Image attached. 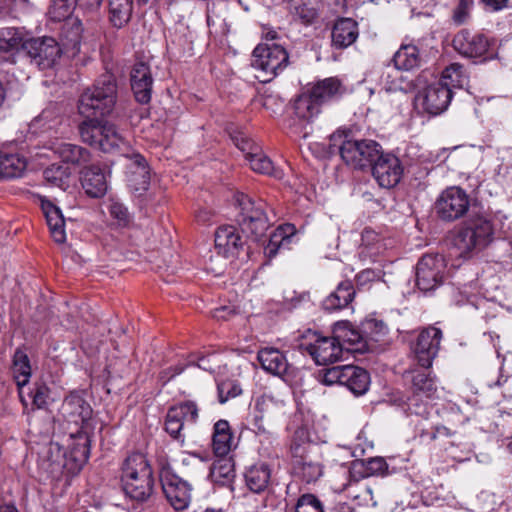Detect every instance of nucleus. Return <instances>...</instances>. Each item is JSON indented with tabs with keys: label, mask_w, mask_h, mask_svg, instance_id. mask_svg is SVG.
<instances>
[{
	"label": "nucleus",
	"mask_w": 512,
	"mask_h": 512,
	"mask_svg": "<svg viewBox=\"0 0 512 512\" xmlns=\"http://www.w3.org/2000/svg\"><path fill=\"white\" fill-rule=\"evenodd\" d=\"M244 242L233 225L220 226L215 232V249L225 258L237 257L243 249Z\"/></svg>",
	"instance_id": "22"
},
{
	"label": "nucleus",
	"mask_w": 512,
	"mask_h": 512,
	"mask_svg": "<svg viewBox=\"0 0 512 512\" xmlns=\"http://www.w3.org/2000/svg\"><path fill=\"white\" fill-rule=\"evenodd\" d=\"M291 452L294 457L293 471L295 476L309 484L316 482L323 475V466L320 462L312 460L305 454V447L292 444Z\"/></svg>",
	"instance_id": "21"
},
{
	"label": "nucleus",
	"mask_w": 512,
	"mask_h": 512,
	"mask_svg": "<svg viewBox=\"0 0 512 512\" xmlns=\"http://www.w3.org/2000/svg\"><path fill=\"white\" fill-rule=\"evenodd\" d=\"M236 146L244 153L245 158L247 159V152L252 151L254 147H259L252 140L240 135L234 138Z\"/></svg>",
	"instance_id": "60"
},
{
	"label": "nucleus",
	"mask_w": 512,
	"mask_h": 512,
	"mask_svg": "<svg viewBox=\"0 0 512 512\" xmlns=\"http://www.w3.org/2000/svg\"><path fill=\"white\" fill-rule=\"evenodd\" d=\"M289 64L286 49L276 43H260L252 53L251 66L258 71L257 78L269 82Z\"/></svg>",
	"instance_id": "4"
},
{
	"label": "nucleus",
	"mask_w": 512,
	"mask_h": 512,
	"mask_svg": "<svg viewBox=\"0 0 512 512\" xmlns=\"http://www.w3.org/2000/svg\"><path fill=\"white\" fill-rule=\"evenodd\" d=\"M283 409L284 402L269 395H262L255 400L254 409L250 414V424L261 441L274 439V433L264 425V420L277 418L284 413Z\"/></svg>",
	"instance_id": "7"
},
{
	"label": "nucleus",
	"mask_w": 512,
	"mask_h": 512,
	"mask_svg": "<svg viewBox=\"0 0 512 512\" xmlns=\"http://www.w3.org/2000/svg\"><path fill=\"white\" fill-rule=\"evenodd\" d=\"M246 160L254 172L273 176L277 179H282L284 175L282 170L273 166V162L263 153L260 147H254L252 151H248Z\"/></svg>",
	"instance_id": "36"
},
{
	"label": "nucleus",
	"mask_w": 512,
	"mask_h": 512,
	"mask_svg": "<svg viewBox=\"0 0 512 512\" xmlns=\"http://www.w3.org/2000/svg\"><path fill=\"white\" fill-rule=\"evenodd\" d=\"M122 486L125 494L133 500H147L154 487L151 466L141 453L129 455L122 466Z\"/></svg>",
	"instance_id": "2"
},
{
	"label": "nucleus",
	"mask_w": 512,
	"mask_h": 512,
	"mask_svg": "<svg viewBox=\"0 0 512 512\" xmlns=\"http://www.w3.org/2000/svg\"><path fill=\"white\" fill-rule=\"evenodd\" d=\"M379 277V274L372 269H365L356 276L357 284L360 286L365 285Z\"/></svg>",
	"instance_id": "63"
},
{
	"label": "nucleus",
	"mask_w": 512,
	"mask_h": 512,
	"mask_svg": "<svg viewBox=\"0 0 512 512\" xmlns=\"http://www.w3.org/2000/svg\"><path fill=\"white\" fill-rule=\"evenodd\" d=\"M357 467L361 469L360 473L363 477L384 475L388 469V465L382 457L370 458L365 462L355 464L354 469Z\"/></svg>",
	"instance_id": "48"
},
{
	"label": "nucleus",
	"mask_w": 512,
	"mask_h": 512,
	"mask_svg": "<svg viewBox=\"0 0 512 512\" xmlns=\"http://www.w3.org/2000/svg\"><path fill=\"white\" fill-rule=\"evenodd\" d=\"M160 481L163 493L171 506L178 511L185 510L191 502L192 485L169 469L161 471Z\"/></svg>",
	"instance_id": "14"
},
{
	"label": "nucleus",
	"mask_w": 512,
	"mask_h": 512,
	"mask_svg": "<svg viewBox=\"0 0 512 512\" xmlns=\"http://www.w3.org/2000/svg\"><path fill=\"white\" fill-rule=\"evenodd\" d=\"M49 388L44 383H35L31 390V397L33 405L38 409H43L48 405L50 398Z\"/></svg>",
	"instance_id": "55"
},
{
	"label": "nucleus",
	"mask_w": 512,
	"mask_h": 512,
	"mask_svg": "<svg viewBox=\"0 0 512 512\" xmlns=\"http://www.w3.org/2000/svg\"><path fill=\"white\" fill-rule=\"evenodd\" d=\"M363 333L365 338H370L377 341L378 337L387 332L386 325L377 319H368L362 323Z\"/></svg>",
	"instance_id": "54"
},
{
	"label": "nucleus",
	"mask_w": 512,
	"mask_h": 512,
	"mask_svg": "<svg viewBox=\"0 0 512 512\" xmlns=\"http://www.w3.org/2000/svg\"><path fill=\"white\" fill-rule=\"evenodd\" d=\"M240 212L238 214V224L242 232L248 237L258 241L269 228V219L266 213L267 204L265 201L253 200L247 195H241L238 198Z\"/></svg>",
	"instance_id": "5"
},
{
	"label": "nucleus",
	"mask_w": 512,
	"mask_h": 512,
	"mask_svg": "<svg viewBox=\"0 0 512 512\" xmlns=\"http://www.w3.org/2000/svg\"><path fill=\"white\" fill-rule=\"evenodd\" d=\"M372 175L380 187L390 189L401 180L403 166L395 155L380 152L372 163Z\"/></svg>",
	"instance_id": "16"
},
{
	"label": "nucleus",
	"mask_w": 512,
	"mask_h": 512,
	"mask_svg": "<svg viewBox=\"0 0 512 512\" xmlns=\"http://www.w3.org/2000/svg\"><path fill=\"white\" fill-rule=\"evenodd\" d=\"M295 512H324L320 500L312 494L302 495L297 502Z\"/></svg>",
	"instance_id": "52"
},
{
	"label": "nucleus",
	"mask_w": 512,
	"mask_h": 512,
	"mask_svg": "<svg viewBox=\"0 0 512 512\" xmlns=\"http://www.w3.org/2000/svg\"><path fill=\"white\" fill-rule=\"evenodd\" d=\"M128 185L134 192H144L150 184L149 169L144 157L134 154L127 170Z\"/></svg>",
	"instance_id": "26"
},
{
	"label": "nucleus",
	"mask_w": 512,
	"mask_h": 512,
	"mask_svg": "<svg viewBox=\"0 0 512 512\" xmlns=\"http://www.w3.org/2000/svg\"><path fill=\"white\" fill-rule=\"evenodd\" d=\"M332 332L344 350L363 352L367 348V340L363 331H360L348 321L337 322Z\"/></svg>",
	"instance_id": "23"
},
{
	"label": "nucleus",
	"mask_w": 512,
	"mask_h": 512,
	"mask_svg": "<svg viewBox=\"0 0 512 512\" xmlns=\"http://www.w3.org/2000/svg\"><path fill=\"white\" fill-rule=\"evenodd\" d=\"M489 41L482 34H473L468 30H461L453 39V46L461 55L467 58H485L489 50Z\"/></svg>",
	"instance_id": "19"
},
{
	"label": "nucleus",
	"mask_w": 512,
	"mask_h": 512,
	"mask_svg": "<svg viewBox=\"0 0 512 512\" xmlns=\"http://www.w3.org/2000/svg\"><path fill=\"white\" fill-rule=\"evenodd\" d=\"M199 417V409L195 402L185 401L172 406L166 415L165 430L175 440L183 443V430L194 425Z\"/></svg>",
	"instance_id": "13"
},
{
	"label": "nucleus",
	"mask_w": 512,
	"mask_h": 512,
	"mask_svg": "<svg viewBox=\"0 0 512 512\" xmlns=\"http://www.w3.org/2000/svg\"><path fill=\"white\" fill-rule=\"evenodd\" d=\"M393 62L397 70H412L420 65L421 57L415 45H402L394 54Z\"/></svg>",
	"instance_id": "42"
},
{
	"label": "nucleus",
	"mask_w": 512,
	"mask_h": 512,
	"mask_svg": "<svg viewBox=\"0 0 512 512\" xmlns=\"http://www.w3.org/2000/svg\"><path fill=\"white\" fill-rule=\"evenodd\" d=\"M451 99V90L437 82L427 86L418 96V100L421 101L423 109L431 115H439L445 111Z\"/></svg>",
	"instance_id": "20"
},
{
	"label": "nucleus",
	"mask_w": 512,
	"mask_h": 512,
	"mask_svg": "<svg viewBox=\"0 0 512 512\" xmlns=\"http://www.w3.org/2000/svg\"><path fill=\"white\" fill-rule=\"evenodd\" d=\"M370 385L369 373L354 365H345L343 386H346L353 394L363 395Z\"/></svg>",
	"instance_id": "33"
},
{
	"label": "nucleus",
	"mask_w": 512,
	"mask_h": 512,
	"mask_svg": "<svg viewBox=\"0 0 512 512\" xmlns=\"http://www.w3.org/2000/svg\"><path fill=\"white\" fill-rule=\"evenodd\" d=\"M466 80L463 66L453 63L442 72L441 78L436 82L441 83L452 91L454 88L462 87Z\"/></svg>",
	"instance_id": "43"
},
{
	"label": "nucleus",
	"mask_w": 512,
	"mask_h": 512,
	"mask_svg": "<svg viewBox=\"0 0 512 512\" xmlns=\"http://www.w3.org/2000/svg\"><path fill=\"white\" fill-rule=\"evenodd\" d=\"M235 314H236V310H235L234 307L221 306V307L216 308L213 311L212 316L216 320H223V321H225V320L230 319Z\"/></svg>",
	"instance_id": "61"
},
{
	"label": "nucleus",
	"mask_w": 512,
	"mask_h": 512,
	"mask_svg": "<svg viewBox=\"0 0 512 512\" xmlns=\"http://www.w3.org/2000/svg\"><path fill=\"white\" fill-rule=\"evenodd\" d=\"M27 161L17 153L0 151V178H16L22 176Z\"/></svg>",
	"instance_id": "39"
},
{
	"label": "nucleus",
	"mask_w": 512,
	"mask_h": 512,
	"mask_svg": "<svg viewBox=\"0 0 512 512\" xmlns=\"http://www.w3.org/2000/svg\"><path fill=\"white\" fill-rule=\"evenodd\" d=\"M493 227L489 220L478 217L469 221L453 238V246L461 257H471L492 240Z\"/></svg>",
	"instance_id": "3"
},
{
	"label": "nucleus",
	"mask_w": 512,
	"mask_h": 512,
	"mask_svg": "<svg viewBox=\"0 0 512 512\" xmlns=\"http://www.w3.org/2000/svg\"><path fill=\"white\" fill-rule=\"evenodd\" d=\"M23 50L30 58L31 63L41 70L56 65L63 53L60 44L54 38L47 36L25 40Z\"/></svg>",
	"instance_id": "9"
},
{
	"label": "nucleus",
	"mask_w": 512,
	"mask_h": 512,
	"mask_svg": "<svg viewBox=\"0 0 512 512\" xmlns=\"http://www.w3.org/2000/svg\"><path fill=\"white\" fill-rule=\"evenodd\" d=\"M445 269L444 258L441 255L423 256L416 268V284L424 292L436 288L442 283Z\"/></svg>",
	"instance_id": "15"
},
{
	"label": "nucleus",
	"mask_w": 512,
	"mask_h": 512,
	"mask_svg": "<svg viewBox=\"0 0 512 512\" xmlns=\"http://www.w3.org/2000/svg\"><path fill=\"white\" fill-rule=\"evenodd\" d=\"M237 445L231 427L226 420H218L213 427L212 449L216 456L224 457Z\"/></svg>",
	"instance_id": "28"
},
{
	"label": "nucleus",
	"mask_w": 512,
	"mask_h": 512,
	"mask_svg": "<svg viewBox=\"0 0 512 512\" xmlns=\"http://www.w3.org/2000/svg\"><path fill=\"white\" fill-rule=\"evenodd\" d=\"M359 36L358 24L351 18L338 19L332 29V44L343 49L352 45Z\"/></svg>",
	"instance_id": "29"
},
{
	"label": "nucleus",
	"mask_w": 512,
	"mask_h": 512,
	"mask_svg": "<svg viewBox=\"0 0 512 512\" xmlns=\"http://www.w3.org/2000/svg\"><path fill=\"white\" fill-rule=\"evenodd\" d=\"M380 145L373 140H344L339 147L343 161L354 169L372 165L380 153Z\"/></svg>",
	"instance_id": "10"
},
{
	"label": "nucleus",
	"mask_w": 512,
	"mask_h": 512,
	"mask_svg": "<svg viewBox=\"0 0 512 512\" xmlns=\"http://www.w3.org/2000/svg\"><path fill=\"white\" fill-rule=\"evenodd\" d=\"M63 419L73 424L76 429H92V413L90 404L76 393L68 395L60 408Z\"/></svg>",
	"instance_id": "17"
},
{
	"label": "nucleus",
	"mask_w": 512,
	"mask_h": 512,
	"mask_svg": "<svg viewBox=\"0 0 512 512\" xmlns=\"http://www.w3.org/2000/svg\"><path fill=\"white\" fill-rule=\"evenodd\" d=\"M117 98V85L113 75H102L80 96L79 113L87 118L80 126L81 138L103 152L121 150L128 142L116 126L108 121H99L98 116L112 112Z\"/></svg>",
	"instance_id": "1"
},
{
	"label": "nucleus",
	"mask_w": 512,
	"mask_h": 512,
	"mask_svg": "<svg viewBox=\"0 0 512 512\" xmlns=\"http://www.w3.org/2000/svg\"><path fill=\"white\" fill-rule=\"evenodd\" d=\"M290 8L305 23H311L317 17V0H291Z\"/></svg>",
	"instance_id": "46"
},
{
	"label": "nucleus",
	"mask_w": 512,
	"mask_h": 512,
	"mask_svg": "<svg viewBox=\"0 0 512 512\" xmlns=\"http://www.w3.org/2000/svg\"><path fill=\"white\" fill-rule=\"evenodd\" d=\"M39 199L52 238L57 243H64L66 240L65 219L60 208L44 197Z\"/></svg>",
	"instance_id": "25"
},
{
	"label": "nucleus",
	"mask_w": 512,
	"mask_h": 512,
	"mask_svg": "<svg viewBox=\"0 0 512 512\" xmlns=\"http://www.w3.org/2000/svg\"><path fill=\"white\" fill-rule=\"evenodd\" d=\"M473 6V0H459L458 5L453 10L452 21L456 25L466 23L470 17Z\"/></svg>",
	"instance_id": "56"
},
{
	"label": "nucleus",
	"mask_w": 512,
	"mask_h": 512,
	"mask_svg": "<svg viewBox=\"0 0 512 512\" xmlns=\"http://www.w3.org/2000/svg\"><path fill=\"white\" fill-rule=\"evenodd\" d=\"M470 207V199L465 190L458 186L446 188L435 202V211L444 221H454L463 217Z\"/></svg>",
	"instance_id": "11"
},
{
	"label": "nucleus",
	"mask_w": 512,
	"mask_h": 512,
	"mask_svg": "<svg viewBox=\"0 0 512 512\" xmlns=\"http://www.w3.org/2000/svg\"><path fill=\"white\" fill-rule=\"evenodd\" d=\"M24 32L22 29L7 27L0 30V51H11L23 47Z\"/></svg>",
	"instance_id": "44"
},
{
	"label": "nucleus",
	"mask_w": 512,
	"mask_h": 512,
	"mask_svg": "<svg viewBox=\"0 0 512 512\" xmlns=\"http://www.w3.org/2000/svg\"><path fill=\"white\" fill-rule=\"evenodd\" d=\"M109 21L115 28L124 27L130 20L133 0H108Z\"/></svg>",
	"instance_id": "41"
},
{
	"label": "nucleus",
	"mask_w": 512,
	"mask_h": 512,
	"mask_svg": "<svg viewBox=\"0 0 512 512\" xmlns=\"http://www.w3.org/2000/svg\"><path fill=\"white\" fill-rule=\"evenodd\" d=\"M257 358L262 368L275 376H284L289 368L286 356L276 348L265 347L259 350Z\"/></svg>",
	"instance_id": "30"
},
{
	"label": "nucleus",
	"mask_w": 512,
	"mask_h": 512,
	"mask_svg": "<svg viewBox=\"0 0 512 512\" xmlns=\"http://www.w3.org/2000/svg\"><path fill=\"white\" fill-rule=\"evenodd\" d=\"M102 1L103 0H78V3L87 10L95 11L100 7Z\"/></svg>",
	"instance_id": "64"
},
{
	"label": "nucleus",
	"mask_w": 512,
	"mask_h": 512,
	"mask_svg": "<svg viewBox=\"0 0 512 512\" xmlns=\"http://www.w3.org/2000/svg\"><path fill=\"white\" fill-rule=\"evenodd\" d=\"M78 0H53L50 14L56 20H62L68 17Z\"/></svg>",
	"instance_id": "51"
},
{
	"label": "nucleus",
	"mask_w": 512,
	"mask_h": 512,
	"mask_svg": "<svg viewBox=\"0 0 512 512\" xmlns=\"http://www.w3.org/2000/svg\"><path fill=\"white\" fill-rule=\"evenodd\" d=\"M293 112L288 120L287 127L295 137L306 138L311 130V120L320 112V104L312 94L304 93L298 96L293 103Z\"/></svg>",
	"instance_id": "6"
},
{
	"label": "nucleus",
	"mask_w": 512,
	"mask_h": 512,
	"mask_svg": "<svg viewBox=\"0 0 512 512\" xmlns=\"http://www.w3.org/2000/svg\"><path fill=\"white\" fill-rule=\"evenodd\" d=\"M381 84L386 92L402 90L401 77L397 70L386 69L381 74Z\"/></svg>",
	"instance_id": "53"
},
{
	"label": "nucleus",
	"mask_w": 512,
	"mask_h": 512,
	"mask_svg": "<svg viewBox=\"0 0 512 512\" xmlns=\"http://www.w3.org/2000/svg\"><path fill=\"white\" fill-rule=\"evenodd\" d=\"M362 245L366 247L373 246L379 242V235L370 228H365L361 235Z\"/></svg>",
	"instance_id": "62"
},
{
	"label": "nucleus",
	"mask_w": 512,
	"mask_h": 512,
	"mask_svg": "<svg viewBox=\"0 0 512 512\" xmlns=\"http://www.w3.org/2000/svg\"><path fill=\"white\" fill-rule=\"evenodd\" d=\"M270 476V469L267 464L260 463L253 465L245 474L246 485L251 491L260 493L267 488Z\"/></svg>",
	"instance_id": "40"
},
{
	"label": "nucleus",
	"mask_w": 512,
	"mask_h": 512,
	"mask_svg": "<svg viewBox=\"0 0 512 512\" xmlns=\"http://www.w3.org/2000/svg\"><path fill=\"white\" fill-rule=\"evenodd\" d=\"M308 342L302 344V348L312 357L317 365H328L342 359L344 348L337 342L335 335L322 336L318 332L309 331Z\"/></svg>",
	"instance_id": "8"
},
{
	"label": "nucleus",
	"mask_w": 512,
	"mask_h": 512,
	"mask_svg": "<svg viewBox=\"0 0 512 512\" xmlns=\"http://www.w3.org/2000/svg\"><path fill=\"white\" fill-rule=\"evenodd\" d=\"M345 87L336 77H329L316 82L310 90L312 96L321 105L336 100L345 93Z\"/></svg>",
	"instance_id": "31"
},
{
	"label": "nucleus",
	"mask_w": 512,
	"mask_h": 512,
	"mask_svg": "<svg viewBox=\"0 0 512 512\" xmlns=\"http://www.w3.org/2000/svg\"><path fill=\"white\" fill-rule=\"evenodd\" d=\"M109 213L114 219L118 220L120 223L125 224L128 222V210L120 202L112 201L109 205Z\"/></svg>",
	"instance_id": "58"
},
{
	"label": "nucleus",
	"mask_w": 512,
	"mask_h": 512,
	"mask_svg": "<svg viewBox=\"0 0 512 512\" xmlns=\"http://www.w3.org/2000/svg\"><path fill=\"white\" fill-rule=\"evenodd\" d=\"M153 78L144 62L134 64L131 70V88L137 102L147 104L151 100Z\"/></svg>",
	"instance_id": "24"
},
{
	"label": "nucleus",
	"mask_w": 512,
	"mask_h": 512,
	"mask_svg": "<svg viewBox=\"0 0 512 512\" xmlns=\"http://www.w3.org/2000/svg\"><path fill=\"white\" fill-rule=\"evenodd\" d=\"M441 339L442 331L436 327H428L420 332L413 346L415 358L420 366L431 367L438 353Z\"/></svg>",
	"instance_id": "18"
},
{
	"label": "nucleus",
	"mask_w": 512,
	"mask_h": 512,
	"mask_svg": "<svg viewBox=\"0 0 512 512\" xmlns=\"http://www.w3.org/2000/svg\"><path fill=\"white\" fill-rule=\"evenodd\" d=\"M345 365L334 366L319 372V379L325 385H343Z\"/></svg>",
	"instance_id": "50"
},
{
	"label": "nucleus",
	"mask_w": 512,
	"mask_h": 512,
	"mask_svg": "<svg viewBox=\"0 0 512 512\" xmlns=\"http://www.w3.org/2000/svg\"><path fill=\"white\" fill-rule=\"evenodd\" d=\"M185 370L184 364H176L174 366L168 367L164 370H162L159 374V379L162 382V384H166L169 381H171L173 378H175L177 375H180Z\"/></svg>",
	"instance_id": "59"
},
{
	"label": "nucleus",
	"mask_w": 512,
	"mask_h": 512,
	"mask_svg": "<svg viewBox=\"0 0 512 512\" xmlns=\"http://www.w3.org/2000/svg\"><path fill=\"white\" fill-rule=\"evenodd\" d=\"M197 366L200 369L208 371L217 376H221L225 374L227 363L225 362L224 355L220 353H212L201 357L197 362Z\"/></svg>",
	"instance_id": "47"
},
{
	"label": "nucleus",
	"mask_w": 512,
	"mask_h": 512,
	"mask_svg": "<svg viewBox=\"0 0 512 512\" xmlns=\"http://www.w3.org/2000/svg\"><path fill=\"white\" fill-rule=\"evenodd\" d=\"M45 180L52 186L66 189L70 178L68 167L58 164H52L44 170Z\"/></svg>",
	"instance_id": "45"
},
{
	"label": "nucleus",
	"mask_w": 512,
	"mask_h": 512,
	"mask_svg": "<svg viewBox=\"0 0 512 512\" xmlns=\"http://www.w3.org/2000/svg\"><path fill=\"white\" fill-rule=\"evenodd\" d=\"M80 180L85 193L92 198H100L107 192V179L99 167H85L81 172Z\"/></svg>",
	"instance_id": "27"
},
{
	"label": "nucleus",
	"mask_w": 512,
	"mask_h": 512,
	"mask_svg": "<svg viewBox=\"0 0 512 512\" xmlns=\"http://www.w3.org/2000/svg\"><path fill=\"white\" fill-rule=\"evenodd\" d=\"M354 296L355 290L351 281H342L336 290L325 298L323 308L327 311L341 310L351 303Z\"/></svg>",
	"instance_id": "34"
},
{
	"label": "nucleus",
	"mask_w": 512,
	"mask_h": 512,
	"mask_svg": "<svg viewBox=\"0 0 512 512\" xmlns=\"http://www.w3.org/2000/svg\"><path fill=\"white\" fill-rule=\"evenodd\" d=\"M52 149L64 162L83 165L90 161V153L75 144L67 142H56Z\"/></svg>",
	"instance_id": "38"
},
{
	"label": "nucleus",
	"mask_w": 512,
	"mask_h": 512,
	"mask_svg": "<svg viewBox=\"0 0 512 512\" xmlns=\"http://www.w3.org/2000/svg\"><path fill=\"white\" fill-rule=\"evenodd\" d=\"M410 382L408 408L412 413L423 414L427 401L433 399L437 393L435 380L426 371L413 370L410 373Z\"/></svg>",
	"instance_id": "12"
},
{
	"label": "nucleus",
	"mask_w": 512,
	"mask_h": 512,
	"mask_svg": "<svg viewBox=\"0 0 512 512\" xmlns=\"http://www.w3.org/2000/svg\"><path fill=\"white\" fill-rule=\"evenodd\" d=\"M12 372L16 384L19 388V396L21 401L25 404L22 396V387L28 384L31 377V365L28 355L22 349H16L13 356Z\"/></svg>",
	"instance_id": "35"
},
{
	"label": "nucleus",
	"mask_w": 512,
	"mask_h": 512,
	"mask_svg": "<svg viewBox=\"0 0 512 512\" xmlns=\"http://www.w3.org/2000/svg\"><path fill=\"white\" fill-rule=\"evenodd\" d=\"M92 429H76L71 432L68 448L71 457L82 466L87 462L90 454V431Z\"/></svg>",
	"instance_id": "32"
},
{
	"label": "nucleus",
	"mask_w": 512,
	"mask_h": 512,
	"mask_svg": "<svg viewBox=\"0 0 512 512\" xmlns=\"http://www.w3.org/2000/svg\"><path fill=\"white\" fill-rule=\"evenodd\" d=\"M218 398L221 404L242 393L240 385L234 380H223L217 384Z\"/></svg>",
	"instance_id": "49"
},
{
	"label": "nucleus",
	"mask_w": 512,
	"mask_h": 512,
	"mask_svg": "<svg viewBox=\"0 0 512 512\" xmlns=\"http://www.w3.org/2000/svg\"><path fill=\"white\" fill-rule=\"evenodd\" d=\"M453 435V432L445 426H436L430 430H423L419 434V438L422 443H431L438 438H449Z\"/></svg>",
	"instance_id": "57"
},
{
	"label": "nucleus",
	"mask_w": 512,
	"mask_h": 512,
	"mask_svg": "<svg viewBox=\"0 0 512 512\" xmlns=\"http://www.w3.org/2000/svg\"><path fill=\"white\" fill-rule=\"evenodd\" d=\"M295 228L291 224L279 226L269 238L264 247V253L267 257L273 258L281 248H286L292 242Z\"/></svg>",
	"instance_id": "37"
}]
</instances>
